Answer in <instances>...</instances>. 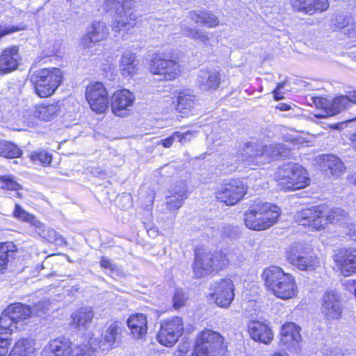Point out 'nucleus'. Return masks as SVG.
<instances>
[{"mask_svg":"<svg viewBox=\"0 0 356 356\" xmlns=\"http://www.w3.org/2000/svg\"><path fill=\"white\" fill-rule=\"evenodd\" d=\"M261 277L268 291L275 297L286 300L297 296L298 290L295 277L280 267L271 266L265 268Z\"/></svg>","mask_w":356,"mask_h":356,"instance_id":"nucleus-1","label":"nucleus"},{"mask_svg":"<svg viewBox=\"0 0 356 356\" xmlns=\"http://www.w3.org/2000/svg\"><path fill=\"white\" fill-rule=\"evenodd\" d=\"M346 212L340 208L329 209L324 204L306 208L297 212L296 222L312 230L325 229L328 224L338 222L346 216Z\"/></svg>","mask_w":356,"mask_h":356,"instance_id":"nucleus-2","label":"nucleus"},{"mask_svg":"<svg viewBox=\"0 0 356 356\" xmlns=\"http://www.w3.org/2000/svg\"><path fill=\"white\" fill-rule=\"evenodd\" d=\"M290 154V149L284 145H269L261 146L260 145L248 143L243 149L241 156L237 160L241 162L250 163L256 161L257 163H269L272 159L279 157H287Z\"/></svg>","mask_w":356,"mask_h":356,"instance_id":"nucleus-3","label":"nucleus"},{"mask_svg":"<svg viewBox=\"0 0 356 356\" xmlns=\"http://www.w3.org/2000/svg\"><path fill=\"white\" fill-rule=\"evenodd\" d=\"M63 79L61 70L56 67L36 70L30 76L36 95L42 98L52 95L61 84Z\"/></svg>","mask_w":356,"mask_h":356,"instance_id":"nucleus-4","label":"nucleus"},{"mask_svg":"<svg viewBox=\"0 0 356 356\" xmlns=\"http://www.w3.org/2000/svg\"><path fill=\"white\" fill-rule=\"evenodd\" d=\"M225 348L224 338L220 333L205 329L196 337L193 356H223Z\"/></svg>","mask_w":356,"mask_h":356,"instance_id":"nucleus-5","label":"nucleus"},{"mask_svg":"<svg viewBox=\"0 0 356 356\" xmlns=\"http://www.w3.org/2000/svg\"><path fill=\"white\" fill-rule=\"evenodd\" d=\"M48 347L55 356H91L97 344L92 338L87 344L73 345L69 339L58 337L51 340Z\"/></svg>","mask_w":356,"mask_h":356,"instance_id":"nucleus-6","label":"nucleus"},{"mask_svg":"<svg viewBox=\"0 0 356 356\" xmlns=\"http://www.w3.org/2000/svg\"><path fill=\"white\" fill-rule=\"evenodd\" d=\"M311 251L312 248L302 243L292 244L286 251V259L300 270H314L319 266L320 261Z\"/></svg>","mask_w":356,"mask_h":356,"instance_id":"nucleus-7","label":"nucleus"},{"mask_svg":"<svg viewBox=\"0 0 356 356\" xmlns=\"http://www.w3.org/2000/svg\"><path fill=\"white\" fill-rule=\"evenodd\" d=\"M147 62L152 74L162 76L167 81L176 79L181 73L179 63L164 53H154Z\"/></svg>","mask_w":356,"mask_h":356,"instance_id":"nucleus-8","label":"nucleus"},{"mask_svg":"<svg viewBox=\"0 0 356 356\" xmlns=\"http://www.w3.org/2000/svg\"><path fill=\"white\" fill-rule=\"evenodd\" d=\"M13 216L22 221L29 223L35 229L38 234L49 243H54L57 245H65L67 244L65 239L58 232L50 227H47L35 216L24 210L19 205H15Z\"/></svg>","mask_w":356,"mask_h":356,"instance_id":"nucleus-9","label":"nucleus"},{"mask_svg":"<svg viewBox=\"0 0 356 356\" xmlns=\"http://www.w3.org/2000/svg\"><path fill=\"white\" fill-rule=\"evenodd\" d=\"M131 1V0H106L105 1V9L115 10L120 14V19L114 20L111 25L115 37H124V34L136 26V16L132 13L129 14V20L127 18L124 19L128 15L125 9Z\"/></svg>","mask_w":356,"mask_h":356,"instance_id":"nucleus-10","label":"nucleus"},{"mask_svg":"<svg viewBox=\"0 0 356 356\" xmlns=\"http://www.w3.org/2000/svg\"><path fill=\"white\" fill-rule=\"evenodd\" d=\"M227 264V260L221 252H195L193 271L197 277L218 270Z\"/></svg>","mask_w":356,"mask_h":356,"instance_id":"nucleus-11","label":"nucleus"},{"mask_svg":"<svg viewBox=\"0 0 356 356\" xmlns=\"http://www.w3.org/2000/svg\"><path fill=\"white\" fill-rule=\"evenodd\" d=\"M33 309L28 305L21 302L10 305L0 316L1 330L6 334H11L17 328L16 324L31 317Z\"/></svg>","mask_w":356,"mask_h":356,"instance_id":"nucleus-12","label":"nucleus"},{"mask_svg":"<svg viewBox=\"0 0 356 356\" xmlns=\"http://www.w3.org/2000/svg\"><path fill=\"white\" fill-rule=\"evenodd\" d=\"M184 331L183 321L180 317L175 316L161 322L160 328L156 334L157 341L166 347H172L182 335Z\"/></svg>","mask_w":356,"mask_h":356,"instance_id":"nucleus-13","label":"nucleus"},{"mask_svg":"<svg viewBox=\"0 0 356 356\" xmlns=\"http://www.w3.org/2000/svg\"><path fill=\"white\" fill-rule=\"evenodd\" d=\"M248 186L242 179H230L216 191V198L226 205L233 206L246 194Z\"/></svg>","mask_w":356,"mask_h":356,"instance_id":"nucleus-14","label":"nucleus"},{"mask_svg":"<svg viewBox=\"0 0 356 356\" xmlns=\"http://www.w3.org/2000/svg\"><path fill=\"white\" fill-rule=\"evenodd\" d=\"M86 95L91 109L97 113H103L108 108V92L101 82L89 84L86 88Z\"/></svg>","mask_w":356,"mask_h":356,"instance_id":"nucleus-15","label":"nucleus"},{"mask_svg":"<svg viewBox=\"0 0 356 356\" xmlns=\"http://www.w3.org/2000/svg\"><path fill=\"white\" fill-rule=\"evenodd\" d=\"M211 289L212 292L210 296L219 307H227L234 300V284L229 279H222L216 282Z\"/></svg>","mask_w":356,"mask_h":356,"instance_id":"nucleus-16","label":"nucleus"},{"mask_svg":"<svg viewBox=\"0 0 356 356\" xmlns=\"http://www.w3.org/2000/svg\"><path fill=\"white\" fill-rule=\"evenodd\" d=\"M135 95L127 89L115 91L111 100L113 113L119 117H124L128 114L135 102Z\"/></svg>","mask_w":356,"mask_h":356,"instance_id":"nucleus-17","label":"nucleus"},{"mask_svg":"<svg viewBox=\"0 0 356 356\" xmlns=\"http://www.w3.org/2000/svg\"><path fill=\"white\" fill-rule=\"evenodd\" d=\"M321 312L327 320H337L341 318L342 303L338 292L332 290L323 295Z\"/></svg>","mask_w":356,"mask_h":356,"instance_id":"nucleus-18","label":"nucleus"},{"mask_svg":"<svg viewBox=\"0 0 356 356\" xmlns=\"http://www.w3.org/2000/svg\"><path fill=\"white\" fill-rule=\"evenodd\" d=\"M108 34L106 24L101 21L93 22L81 38V44L85 48H92L97 43L104 40Z\"/></svg>","mask_w":356,"mask_h":356,"instance_id":"nucleus-19","label":"nucleus"},{"mask_svg":"<svg viewBox=\"0 0 356 356\" xmlns=\"http://www.w3.org/2000/svg\"><path fill=\"white\" fill-rule=\"evenodd\" d=\"M334 261L344 276L356 273V249H341L334 256Z\"/></svg>","mask_w":356,"mask_h":356,"instance_id":"nucleus-20","label":"nucleus"},{"mask_svg":"<svg viewBox=\"0 0 356 356\" xmlns=\"http://www.w3.org/2000/svg\"><path fill=\"white\" fill-rule=\"evenodd\" d=\"M20 59L17 47L13 46L3 49L0 54V75H6L16 70Z\"/></svg>","mask_w":356,"mask_h":356,"instance_id":"nucleus-21","label":"nucleus"},{"mask_svg":"<svg viewBox=\"0 0 356 356\" xmlns=\"http://www.w3.org/2000/svg\"><path fill=\"white\" fill-rule=\"evenodd\" d=\"M268 202H259L252 209L248 210L245 214V224L249 229L264 230L266 222H261L262 213L269 210Z\"/></svg>","mask_w":356,"mask_h":356,"instance_id":"nucleus-22","label":"nucleus"},{"mask_svg":"<svg viewBox=\"0 0 356 356\" xmlns=\"http://www.w3.org/2000/svg\"><path fill=\"white\" fill-rule=\"evenodd\" d=\"M221 78L218 70L214 69L201 70L197 74V83L202 91L214 90L219 88Z\"/></svg>","mask_w":356,"mask_h":356,"instance_id":"nucleus-23","label":"nucleus"},{"mask_svg":"<svg viewBox=\"0 0 356 356\" xmlns=\"http://www.w3.org/2000/svg\"><path fill=\"white\" fill-rule=\"evenodd\" d=\"M291 4L295 10L309 15L325 11L329 8L327 0H291Z\"/></svg>","mask_w":356,"mask_h":356,"instance_id":"nucleus-24","label":"nucleus"},{"mask_svg":"<svg viewBox=\"0 0 356 356\" xmlns=\"http://www.w3.org/2000/svg\"><path fill=\"white\" fill-rule=\"evenodd\" d=\"M300 327L294 323H284L280 331L281 343L286 347H296L301 340Z\"/></svg>","mask_w":356,"mask_h":356,"instance_id":"nucleus-25","label":"nucleus"},{"mask_svg":"<svg viewBox=\"0 0 356 356\" xmlns=\"http://www.w3.org/2000/svg\"><path fill=\"white\" fill-rule=\"evenodd\" d=\"M248 331L251 338L255 341L268 344L273 340V334L270 328L260 321H252L248 325Z\"/></svg>","mask_w":356,"mask_h":356,"instance_id":"nucleus-26","label":"nucleus"},{"mask_svg":"<svg viewBox=\"0 0 356 356\" xmlns=\"http://www.w3.org/2000/svg\"><path fill=\"white\" fill-rule=\"evenodd\" d=\"M175 103L176 110L181 114L191 113L196 104V96L189 90H184L177 92Z\"/></svg>","mask_w":356,"mask_h":356,"instance_id":"nucleus-27","label":"nucleus"},{"mask_svg":"<svg viewBox=\"0 0 356 356\" xmlns=\"http://www.w3.org/2000/svg\"><path fill=\"white\" fill-rule=\"evenodd\" d=\"M127 324L131 330V335L136 339H140L147 333V321L146 316L142 314H136L129 316Z\"/></svg>","mask_w":356,"mask_h":356,"instance_id":"nucleus-28","label":"nucleus"},{"mask_svg":"<svg viewBox=\"0 0 356 356\" xmlns=\"http://www.w3.org/2000/svg\"><path fill=\"white\" fill-rule=\"evenodd\" d=\"M139 62L136 55L130 51H125L120 59V70L122 76L129 77L134 76L138 70Z\"/></svg>","mask_w":356,"mask_h":356,"instance_id":"nucleus-29","label":"nucleus"},{"mask_svg":"<svg viewBox=\"0 0 356 356\" xmlns=\"http://www.w3.org/2000/svg\"><path fill=\"white\" fill-rule=\"evenodd\" d=\"M170 195L167 197L165 206L168 210L174 211L179 209L183 201L186 199V188L184 185L181 184L172 188L170 191Z\"/></svg>","mask_w":356,"mask_h":356,"instance_id":"nucleus-30","label":"nucleus"},{"mask_svg":"<svg viewBox=\"0 0 356 356\" xmlns=\"http://www.w3.org/2000/svg\"><path fill=\"white\" fill-rule=\"evenodd\" d=\"M60 110L58 102H49L36 105L34 116L43 121H50L55 118Z\"/></svg>","mask_w":356,"mask_h":356,"instance_id":"nucleus-31","label":"nucleus"},{"mask_svg":"<svg viewBox=\"0 0 356 356\" xmlns=\"http://www.w3.org/2000/svg\"><path fill=\"white\" fill-rule=\"evenodd\" d=\"M279 178H309L305 168L298 163H287L279 168Z\"/></svg>","mask_w":356,"mask_h":356,"instance_id":"nucleus-32","label":"nucleus"},{"mask_svg":"<svg viewBox=\"0 0 356 356\" xmlns=\"http://www.w3.org/2000/svg\"><path fill=\"white\" fill-rule=\"evenodd\" d=\"M93 317L94 313L91 307H81L72 313V324L76 327L86 328L92 323Z\"/></svg>","mask_w":356,"mask_h":356,"instance_id":"nucleus-33","label":"nucleus"},{"mask_svg":"<svg viewBox=\"0 0 356 356\" xmlns=\"http://www.w3.org/2000/svg\"><path fill=\"white\" fill-rule=\"evenodd\" d=\"M322 168L325 171V176L327 177H339L345 168L342 161L334 155L324 156Z\"/></svg>","mask_w":356,"mask_h":356,"instance_id":"nucleus-34","label":"nucleus"},{"mask_svg":"<svg viewBox=\"0 0 356 356\" xmlns=\"http://www.w3.org/2000/svg\"><path fill=\"white\" fill-rule=\"evenodd\" d=\"M190 17L195 24L209 28H214L219 24L218 18L214 14L207 11H193L190 13Z\"/></svg>","mask_w":356,"mask_h":356,"instance_id":"nucleus-35","label":"nucleus"},{"mask_svg":"<svg viewBox=\"0 0 356 356\" xmlns=\"http://www.w3.org/2000/svg\"><path fill=\"white\" fill-rule=\"evenodd\" d=\"M20 356H34L36 351L35 341L31 338H22L15 343L11 350Z\"/></svg>","mask_w":356,"mask_h":356,"instance_id":"nucleus-36","label":"nucleus"},{"mask_svg":"<svg viewBox=\"0 0 356 356\" xmlns=\"http://www.w3.org/2000/svg\"><path fill=\"white\" fill-rule=\"evenodd\" d=\"M277 184V190L283 192L294 191L302 189L310 184V179H274Z\"/></svg>","mask_w":356,"mask_h":356,"instance_id":"nucleus-37","label":"nucleus"},{"mask_svg":"<svg viewBox=\"0 0 356 356\" xmlns=\"http://www.w3.org/2000/svg\"><path fill=\"white\" fill-rule=\"evenodd\" d=\"M350 107L348 96L341 95L335 97L330 104L325 106L327 115H334Z\"/></svg>","mask_w":356,"mask_h":356,"instance_id":"nucleus-38","label":"nucleus"},{"mask_svg":"<svg viewBox=\"0 0 356 356\" xmlns=\"http://www.w3.org/2000/svg\"><path fill=\"white\" fill-rule=\"evenodd\" d=\"M123 330V325L120 321L112 322L106 330L103 337L104 340L112 346L119 338Z\"/></svg>","mask_w":356,"mask_h":356,"instance_id":"nucleus-39","label":"nucleus"},{"mask_svg":"<svg viewBox=\"0 0 356 356\" xmlns=\"http://www.w3.org/2000/svg\"><path fill=\"white\" fill-rule=\"evenodd\" d=\"M29 156L35 165H49L52 160L51 154L43 149L31 152Z\"/></svg>","mask_w":356,"mask_h":356,"instance_id":"nucleus-40","label":"nucleus"},{"mask_svg":"<svg viewBox=\"0 0 356 356\" xmlns=\"http://www.w3.org/2000/svg\"><path fill=\"white\" fill-rule=\"evenodd\" d=\"M22 152L18 146L13 143L0 140V155L6 158H17Z\"/></svg>","mask_w":356,"mask_h":356,"instance_id":"nucleus-41","label":"nucleus"},{"mask_svg":"<svg viewBox=\"0 0 356 356\" xmlns=\"http://www.w3.org/2000/svg\"><path fill=\"white\" fill-rule=\"evenodd\" d=\"M182 33L185 36L202 42L205 46H209L210 44L209 37L204 31L197 29L185 26L182 29Z\"/></svg>","mask_w":356,"mask_h":356,"instance_id":"nucleus-42","label":"nucleus"},{"mask_svg":"<svg viewBox=\"0 0 356 356\" xmlns=\"http://www.w3.org/2000/svg\"><path fill=\"white\" fill-rule=\"evenodd\" d=\"M15 245L11 242L0 244V270L6 267L10 258L14 256Z\"/></svg>","mask_w":356,"mask_h":356,"instance_id":"nucleus-43","label":"nucleus"},{"mask_svg":"<svg viewBox=\"0 0 356 356\" xmlns=\"http://www.w3.org/2000/svg\"><path fill=\"white\" fill-rule=\"evenodd\" d=\"M269 210L266 211L262 213L261 222H266L268 225L265 226V229L273 225L276 222L280 214V208L274 204L268 203Z\"/></svg>","mask_w":356,"mask_h":356,"instance_id":"nucleus-44","label":"nucleus"},{"mask_svg":"<svg viewBox=\"0 0 356 356\" xmlns=\"http://www.w3.org/2000/svg\"><path fill=\"white\" fill-rule=\"evenodd\" d=\"M6 334V331L0 329V356H6L11 345V339Z\"/></svg>","mask_w":356,"mask_h":356,"instance_id":"nucleus-45","label":"nucleus"},{"mask_svg":"<svg viewBox=\"0 0 356 356\" xmlns=\"http://www.w3.org/2000/svg\"><path fill=\"white\" fill-rule=\"evenodd\" d=\"M186 298L181 289H176L173 296V307L179 309L184 305Z\"/></svg>","mask_w":356,"mask_h":356,"instance_id":"nucleus-46","label":"nucleus"},{"mask_svg":"<svg viewBox=\"0 0 356 356\" xmlns=\"http://www.w3.org/2000/svg\"><path fill=\"white\" fill-rule=\"evenodd\" d=\"M175 136H176V138L178 139L179 142L184 145L190 142L193 139V138L195 136V132L192 131H187L183 133L175 131Z\"/></svg>","mask_w":356,"mask_h":356,"instance_id":"nucleus-47","label":"nucleus"},{"mask_svg":"<svg viewBox=\"0 0 356 356\" xmlns=\"http://www.w3.org/2000/svg\"><path fill=\"white\" fill-rule=\"evenodd\" d=\"M0 187L6 190L17 191L19 185L14 179H0Z\"/></svg>","mask_w":356,"mask_h":356,"instance_id":"nucleus-48","label":"nucleus"},{"mask_svg":"<svg viewBox=\"0 0 356 356\" xmlns=\"http://www.w3.org/2000/svg\"><path fill=\"white\" fill-rule=\"evenodd\" d=\"M19 31L18 27L10 25H1L0 26V39L8 34L13 33Z\"/></svg>","mask_w":356,"mask_h":356,"instance_id":"nucleus-49","label":"nucleus"},{"mask_svg":"<svg viewBox=\"0 0 356 356\" xmlns=\"http://www.w3.org/2000/svg\"><path fill=\"white\" fill-rule=\"evenodd\" d=\"M176 139H177V138H176V136H175V132H174L169 137L162 139V140H160L157 144L162 145L163 147H164L165 148H170L172 147L173 143L175 142V140Z\"/></svg>","mask_w":356,"mask_h":356,"instance_id":"nucleus-50","label":"nucleus"},{"mask_svg":"<svg viewBox=\"0 0 356 356\" xmlns=\"http://www.w3.org/2000/svg\"><path fill=\"white\" fill-rule=\"evenodd\" d=\"M100 265L102 268L108 269L111 271L114 270L115 268V266L112 263V261L105 257H102L100 260Z\"/></svg>","mask_w":356,"mask_h":356,"instance_id":"nucleus-51","label":"nucleus"},{"mask_svg":"<svg viewBox=\"0 0 356 356\" xmlns=\"http://www.w3.org/2000/svg\"><path fill=\"white\" fill-rule=\"evenodd\" d=\"M348 234L356 240V223H351L348 226Z\"/></svg>","mask_w":356,"mask_h":356,"instance_id":"nucleus-52","label":"nucleus"},{"mask_svg":"<svg viewBox=\"0 0 356 356\" xmlns=\"http://www.w3.org/2000/svg\"><path fill=\"white\" fill-rule=\"evenodd\" d=\"M276 108L282 111H286L291 109L290 105L285 104V103H280L277 105Z\"/></svg>","mask_w":356,"mask_h":356,"instance_id":"nucleus-53","label":"nucleus"},{"mask_svg":"<svg viewBox=\"0 0 356 356\" xmlns=\"http://www.w3.org/2000/svg\"><path fill=\"white\" fill-rule=\"evenodd\" d=\"M273 97L275 100H280L284 98L283 94L280 90H273Z\"/></svg>","mask_w":356,"mask_h":356,"instance_id":"nucleus-54","label":"nucleus"},{"mask_svg":"<svg viewBox=\"0 0 356 356\" xmlns=\"http://www.w3.org/2000/svg\"><path fill=\"white\" fill-rule=\"evenodd\" d=\"M46 305V301L39 302V303L35 305V311L37 312L38 310H43Z\"/></svg>","mask_w":356,"mask_h":356,"instance_id":"nucleus-55","label":"nucleus"},{"mask_svg":"<svg viewBox=\"0 0 356 356\" xmlns=\"http://www.w3.org/2000/svg\"><path fill=\"white\" fill-rule=\"evenodd\" d=\"M350 101V106L352 103L356 104V92L349 94L347 95Z\"/></svg>","mask_w":356,"mask_h":356,"instance_id":"nucleus-56","label":"nucleus"},{"mask_svg":"<svg viewBox=\"0 0 356 356\" xmlns=\"http://www.w3.org/2000/svg\"><path fill=\"white\" fill-rule=\"evenodd\" d=\"M41 356H55L51 350L45 348L41 353Z\"/></svg>","mask_w":356,"mask_h":356,"instance_id":"nucleus-57","label":"nucleus"},{"mask_svg":"<svg viewBox=\"0 0 356 356\" xmlns=\"http://www.w3.org/2000/svg\"><path fill=\"white\" fill-rule=\"evenodd\" d=\"M232 230V226H230V225H225V226L224 227V232H224V234H225L226 236H230V234H231L230 232H231Z\"/></svg>","mask_w":356,"mask_h":356,"instance_id":"nucleus-58","label":"nucleus"},{"mask_svg":"<svg viewBox=\"0 0 356 356\" xmlns=\"http://www.w3.org/2000/svg\"><path fill=\"white\" fill-rule=\"evenodd\" d=\"M122 198L128 202V204H131V196L129 194L124 195Z\"/></svg>","mask_w":356,"mask_h":356,"instance_id":"nucleus-59","label":"nucleus"},{"mask_svg":"<svg viewBox=\"0 0 356 356\" xmlns=\"http://www.w3.org/2000/svg\"><path fill=\"white\" fill-rule=\"evenodd\" d=\"M284 83H280L277 84V86L275 90L281 91V90L284 88Z\"/></svg>","mask_w":356,"mask_h":356,"instance_id":"nucleus-60","label":"nucleus"},{"mask_svg":"<svg viewBox=\"0 0 356 356\" xmlns=\"http://www.w3.org/2000/svg\"><path fill=\"white\" fill-rule=\"evenodd\" d=\"M352 140H353V147L356 149V133L353 134Z\"/></svg>","mask_w":356,"mask_h":356,"instance_id":"nucleus-61","label":"nucleus"},{"mask_svg":"<svg viewBox=\"0 0 356 356\" xmlns=\"http://www.w3.org/2000/svg\"><path fill=\"white\" fill-rule=\"evenodd\" d=\"M153 198H154V195H151L149 197V200L147 201V202L149 203V204H152L153 202Z\"/></svg>","mask_w":356,"mask_h":356,"instance_id":"nucleus-62","label":"nucleus"},{"mask_svg":"<svg viewBox=\"0 0 356 356\" xmlns=\"http://www.w3.org/2000/svg\"><path fill=\"white\" fill-rule=\"evenodd\" d=\"M272 356H289V355L286 354L275 353Z\"/></svg>","mask_w":356,"mask_h":356,"instance_id":"nucleus-63","label":"nucleus"},{"mask_svg":"<svg viewBox=\"0 0 356 356\" xmlns=\"http://www.w3.org/2000/svg\"><path fill=\"white\" fill-rule=\"evenodd\" d=\"M3 106L0 104V115L3 113Z\"/></svg>","mask_w":356,"mask_h":356,"instance_id":"nucleus-64","label":"nucleus"}]
</instances>
